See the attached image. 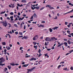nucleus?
Instances as JSON below:
<instances>
[{
  "label": "nucleus",
  "instance_id": "1",
  "mask_svg": "<svg viewBox=\"0 0 73 73\" xmlns=\"http://www.w3.org/2000/svg\"><path fill=\"white\" fill-rule=\"evenodd\" d=\"M3 24V26H4L5 27H7L8 26V23L6 21H5L4 22H2Z\"/></svg>",
  "mask_w": 73,
  "mask_h": 73
},
{
  "label": "nucleus",
  "instance_id": "2",
  "mask_svg": "<svg viewBox=\"0 0 73 73\" xmlns=\"http://www.w3.org/2000/svg\"><path fill=\"white\" fill-rule=\"evenodd\" d=\"M36 68V67H33L31 69H28L27 70L28 71L27 72V73H29L30 72H31V71H32L33 70H34Z\"/></svg>",
  "mask_w": 73,
  "mask_h": 73
},
{
  "label": "nucleus",
  "instance_id": "3",
  "mask_svg": "<svg viewBox=\"0 0 73 73\" xmlns=\"http://www.w3.org/2000/svg\"><path fill=\"white\" fill-rule=\"evenodd\" d=\"M0 63H3V62H5V60L3 57H1L0 58Z\"/></svg>",
  "mask_w": 73,
  "mask_h": 73
},
{
  "label": "nucleus",
  "instance_id": "4",
  "mask_svg": "<svg viewBox=\"0 0 73 73\" xmlns=\"http://www.w3.org/2000/svg\"><path fill=\"white\" fill-rule=\"evenodd\" d=\"M46 41H51L52 40L49 37H46V38L45 39Z\"/></svg>",
  "mask_w": 73,
  "mask_h": 73
},
{
  "label": "nucleus",
  "instance_id": "5",
  "mask_svg": "<svg viewBox=\"0 0 73 73\" xmlns=\"http://www.w3.org/2000/svg\"><path fill=\"white\" fill-rule=\"evenodd\" d=\"M38 35H36L33 38V40H36L37 38H38Z\"/></svg>",
  "mask_w": 73,
  "mask_h": 73
},
{
  "label": "nucleus",
  "instance_id": "6",
  "mask_svg": "<svg viewBox=\"0 0 73 73\" xmlns=\"http://www.w3.org/2000/svg\"><path fill=\"white\" fill-rule=\"evenodd\" d=\"M36 60V58H33L31 59H29V60L31 61H33V60Z\"/></svg>",
  "mask_w": 73,
  "mask_h": 73
},
{
  "label": "nucleus",
  "instance_id": "7",
  "mask_svg": "<svg viewBox=\"0 0 73 73\" xmlns=\"http://www.w3.org/2000/svg\"><path fill=\"white\" fill-rule=\"evenodd\" d=\"M63 70H65L66 71H69V69H67V67L63 68Z\"/></svg>",
  "mask_w": 73,
  "mask_h": 73
},
{
  "label": "nucleus",
  "instance_id": "8",
  "mask_svg": "<svg viewBox=\"0 0 73 73\" xmlns=\"http://www.w3.org/2000/svg\"><path fill=\"white\" fill-rule=\"evenodd\" d=\"M72 52H73V50H71V51H70V53H67L66 54V56H68V55L69 54H70V53H72Z\"/></svg>",
  "mask_w": 73,
  "mask_h": 73
},
{
  "label": "nucleus",
  "instance_id": "9",
  "mask_svg": "<svg viewBox=\"0 0 73 73\" xmlns=\"http://www.w3.org/2000/svg\"><path fill=\"white\" fill-rule=\"evenodd\" d=\"M63 44H64V43H62L58 45L57 46V47H60V46H61V45H63Z\"/></svg>",
  "mask_w": 73,
  "mask_h": 73
},
{
  "label": "nucleus",
  "instance_id": "10",
  "mask_svg": "<svg viewBox=\"0 0 73 73\" xmlns=\"http://www.w3.org/2000/svg\"><path fill=\"white\" fill-rule=\"evenodd\" d=\"M21 2H22V3H25L27 2V1L25 0H22L21 1Z\"/></svg>",
  "mask_w": 73,
  "mask_h": 73
},
{
  "label": "nucleus",
  "instance_id": "11",
  "mask_svg": "<svg viewBox=\"0 0 73 73\" xmlns=\"http://www.w3.org/2000/svg\"><path fill=\"white\" fill-rule=\"evenodd\" d=\"M24 19V17H23L22 18H20L18 19V20L19 21H20V20H23Z\"/></svg>",
  "mask_w": 73,
  "mask_h": 73
},
{
  "label": "nucleus",
  "instance_id": "12",
  "mask_svg": "<svg viewBox=\"0 0 73 73\" xmlns=\"http://www.w3.org/2000/svg\"><path fill=\"white\" fill-rule=\"evenodd\" d=\"M46 8H47V7H48L49 8H50V7H51V5H46Z\"/></svg>",
  "mask_w": 73,
  "mask_h": 73
},
{
  "label": "nucleus",
  "instance_id": "13",
  "mask_svg": "<svg viewBox=\"0 0 73 73\" xmlns=\"http://www.w3.org/2000/svg\"><path fill=\"white\" fill-rule=\"evenodd\" d=\"M29 65V64H25L22 66L23 67H27V66H28Z\"/></svg>",
  "mask_w": 73,
  "mask_h": 73
},
{
  "label": "nucleus",
  "instance_id": "14",
  "mask_svg": "<svg viewBox=\"0 0 73 73\" xmlns=\"http://www.w3.org/2000/svg\"><path fill=\"white\" fill-rule=\"evenodd\" d=\"M11 65H12V66H15V64L14 63H11L10 64Z\"/></svg>",
  "mask_w": 73,
  "mask_h": 73
},
{
  "label": "nucleus",
  "instance_id": "15",
  "mask_svg": "<svg viewBox=\"0 0 73 73\" xmlns=\"http://www.w3.org/2000/svg\"><path fill=\"white\" fill-rule=\"evenodd\" d=\"M38 27H42V28H44V26L42 25H40L39 26H38Z\"/></svg>",
  "mask_w": 73,
  "mask_h": 73
},
{
  "label": "nucleus",
  "instance_id": "16",
  "mask_svg": "<svg viewBox=\"0 0 73 73\" xmlns=\"http://www.w3.org/2000/svg\"><path fill=\"white\" fill-rule=\"evenodd\" d=\"M6 48L7 49V50H10V49H11V47L9 46H6Z\"/></svg>",
  "mask_w": 73,
  "mask_h": 73
},
{
  "label": "nucleus",
  "instance_id": "17",
  "mask_svg": "<svg viewBox=\"0 0 73 73\" xmlns=\"http://www.w3.org/2000/svg\"><path fill=\"white\" fill-rule=\"evenodd\" d=\"M64 45H65L66 46H68V43L66 42H64Z\"/></svg>",
  "mask_w": 73,
  "mask_h": 73
},
{
  "label": "nucleus",
  "instance_id": "18",
  "mask_svg": "<svg viewBox=\"0 0 73 73\" xmlns=\"http://www.w3.org/2000/svg\"><path fill=\"white\" fill-rule=\"evenodd\" d=\"M17 6H18V7H23V4H21V5H20V4L18 3L17 4Z\"/></svg>",
  "mask_w": 73,
  "mask_h": 73
},
{
  "label": "nucleus",
  "instance_id": "19",
  "mask_svg": "<svg viewBox=\"0 0 73 73\" xmlns=\"http://www.w3.org/2000/svg\"><path fill=\"white\" fill-rule=\"evenodd\" d=\"M7 52V49H5L4 50V54L6 55L7 54V53H6V52Z\"/></svg>",
  "mask_w": 73,
  "mask_h": 73
},
{
  "label": "nucleus",
  "instance_id": "20",
  "mask_svg": "<svg viewBox=\"0 0 73 73\" xmlns=\"http://www.w3.org/2000/svg\"><path fill=\"white\" fill-rule=\"evenodd\" d=\"M7 68H8L9 70H10L11 69V66H7Z\"/></svg>",
  "mask_w": 73,
  "mask_h": 73
},
{
  "label": "nucleus",
  "instance_id": "21",
  "mask_svg": "<svg viewBox=\"0 0 73 73\" xmlns=\"http://www.w3.org/2000/svg\"><path fill=\"white\" fill-rule=\"evenodd\" d=\"M10 5H12V8H14V5H15V4H12V3H11Z\"/></svg>",
  "mask_w": 73,
  "mask_h": 73
},
{
  "label": "nucleus",
  "instance_id": "22",
  "mask_svg": "<svg viewBox=\"0 0 73 73\" xmlns=\"http://www.w3.org/2000/svg\"><path fill=\"white\" fill-rule=\"evenodd\" d=\"M52 29L50 28L49 29V31L50 32H53V30H52Z\"/></svg>",
  "mask_w": 73,
  "mask_h": 73
},
{
  "label": "nucleus",
  "instance_id": "23",
  "mask_svg": "<svg viewBox=\"0 0 73 73\" xmlns=\"http://www.w3.org/2000/svg\"><path fill=\"white\" fill-rule=\"evenodd\" d=\"M2 44L3 45H6V43L5 42H2Z\"/></svg>",
  "mask_w": 73,
  "mask_h": 73
},
{
  "label": "nucleus",
  "instance_id": "24",
  "mask_svg": "<svg viewBox=\"0 0 73 73\" xmlns=\"http://www.w3.org/2000/svg\"><path fill=\"white\" fill-rule=\"evenodd\" d=\"M44 8H45V7H42L40 9V11H42V10H43Z\"/></svg>",
  "mask_w": 73,
  "mask_h": 73
},
{
  "label": "nucleus",
  "instance_id": "25",
  "mask_svg": "<svg viewBox=\"0 0 73 73\" xmlns=\"http://www.w3.org/2000/svg\"><path fill=\"white\" fill-rule=\"evenodd\" d=\"M8 25H9V28H11L12 26V25H11V24L9 23H8Z\"/></svg>",
  "mask_w": 73,
  "mask_h": 73
},
{
  "label": "nucleus",
  "instance_id": "26",
  "mask_svg": "<svg viewBox=\"0 0 73 73\" xmlns=\"http://www.w3.org/2000/svg\"><path fill=\"white\" fill-rule=\"evenodd\" d=\"M33 44L34 45H36V44H37V42H33Z\"/></svg>",
  "mask_w": 73,
  "mask_h": 73
},
{
  "label": "nucleus",
  "instance_id": "27",
  "mask_svg": "<svg viewBox=\"0 0 73 73\" xmlns=\"http://www.w3.org/2000/svg\"><path fill=\"white\" fill-rule=\"evenodd\" d=\"M34 48H36L35 49V50L37 49V46H34Z\"/></svg>",
  "mask_w": 73,
  "mask_h": 73
},
{
  "label": "nucleus",
  "instance_id": "28",
  "mask_svg": "<svg viewBox=\"0 0 73 73\" xmlns=\"http://www.w3.org/2000/svg\"><path fill=\"white\" fill-rule=\"evenodd\" d=\"M5 11H4V12H1V13H0V14H3V13H5Z\"/></svg>",
  "mask_w": 73,
  "mask_h": 73
},
{
  "label": "nucleus",
  "instance_id": "29",
  "mask_svg": "<svg viewBox=\"0 0 73 73\" xmlns=\"http://www.w3.org/2000/svg\"><path fill=\"white\" fill-rule=\"evenodd\" d=\"M68 44H69V45H70V44H71V42H70V40H68Z\"/></svg>",
  "mask_w": 73,
  "mask_h": 73
},
{
  "label": "nucleus",
  "instance_id": "30",
  "mask_svg": "<svg viewBox=\"0 0 73 73\" xmlns=\"http://www.w3.org/2000/svg\"><path fill=\"white\" fill-rule=\"evenodd\" d=\"M69 5H71V6H73V4H72L71 3H69Z\"/></svg>",
  "mask_w": 73,
  "mask_h": 73
},
{
  "label": "nucleus",
  "instance_id": "31",
  "mask_svg": "<svg viewBox=\"0 0 73 73\" xmlns=\"http://www.w3.org/2000/svg\"><path fill=\"white\" fill-rule=\"evenodd\" d=\"M24 38L25 39H27L28 38L27 36H24Z\"/></svg>",
  "mask_w": 73,
  "mask_h": 73
},
{
  "label": "nucleus",
  "instance_id": "32",
  "mask_svg": "<svg viewBox=\"0 0 73 73\" xmlns=\"http://www.w3.org/2000/svg\"><path fill=\"white\" fill-rule=\"evenodd\" d=\"M14 26H15V27H17V28L18 27V26H17V25L16 24H14Z\"/></svg>",
  "mask_w": 73,
  "mask_h": 73
},
{
  "label": "nucleus",
  "instance_id": "33",
  "mask_svg": "<svg viewBox=\"0 0 73 73\" xmlns=\"http://www.w3.org/2000/svg\"><path fill=\"white\" fill-rule=\"evenodd\" d=\"M35 8H36V9H38L40 8V7L38 6L36 7H35Z\"/></svg>",
  "mask_w": 73,
  "mask_h": 73
},
{
  "label": "nucleus",
  "instance_id": "34",
  "mask_svg": "<svg viewBox=\"0 0 73 73\" xmlns=\"http://www.w3.org/2000/svg\"><path fill=\"white\" fill-rule=\"evenodd\" d=\"M20 28H23V23H21V25H20Z\"/></svg>",
  "mask_w": 73,
  "mask_h": 73
},
{
  "label": "nucleus",
  "instance_id": "35",
  "mask_svg": "<svg viewBox=\"0 0 73 73\" xmlns=\"http://www.w3.org/2000/svg\"><path fill=\"white\" fill-rule=\"evenodd\" d=\"M7 70H8V69L7 68H5V69H4V70L5 72H6V71H7Z\"/></svg>",
  "mask_w": 73,
  "mask_h": 73
},
{
  "label": "nucleus",
  "instance_id": "36",
  "mask_svg": "<svg viewBox=\"0 0 73 73\" xmlns=\"http://www.w3.org/2000/svg\"><path fill=\"white\" fill-rule=\"evenodd\" d=\"M19 35H23V33L19 32Z\"/></svg>",
  "mask_w": 73,
  "mask_h": 73
},
{
  "label": "nucleus",
  "instance_id": "37",
  "mask_svg": "<svg viewBox=\"0 0 73 73\" xmlns=\"http://www.w3.org/2000/svg\"><path fill=\"white\" fill-rule=\"evenodd\" d=\"M33 16L34 17H36V14L35 13H34L33 14Z\"/></svg>",
  "mask_w": 73,
  "mask_h": 73
},
{
  "label": "nucleus",
  "instance_id": "38",
  "mask_svg": "<svg viewBox=\"0 0 73 73\" xmlns=\"http://www.w3.org/2000/svg\"><path fill=\"white\" fill-rule=\"evenodd\" d=\"M10 14L11 15H13V13L11 12L10 13Z\"/></svg>",
  "mask_w": 73,
  "mask_h": 73
},
{
  "label": "nucleus",
  "instance_id": "39",
  "mask_svg": "<svg viewBox=\"0 0 73 73\" xmlns=\"http://www.w3.org/2000/svg\"><path fill=\"white\" fill-rule=\"evenodd\" d=\"M70 69L71 70H73V66H71L70 67Z\"/></svg>",
  "mask_w": 73,
  "mask_h": 73
},
{
  "label": "nucleus",
  "instance_id": "40",
  "mask_svg": "<svg viewBox=\"0 0 73 73\" xmlns=\"http://www.w3.org/2000/svg\"><path fill=\"white\" fill-rule=\"evenodd\" d=\"M61 65H59L58 67V69H60V67H61Z\"/></svg>",
  "mask_w": 73,
  "mask_h": 73
},
{
  "label": "nucleus",
  "instance_id": "41",
  "mask_svg": "<svg viewBox=\"0 0 73 73\" xmlns=\"http://www.w3.org/2000/svg\"><path fill=\"white\" fill-rule=\"evenodd\" d=\"M8 33H10V34H12V33L11 31H10V32L8 31Z\"/></svg>",
  "mask_w": 73,
  "mask_h": 73
},
{
  "label": "nucleus",
  "instance_id": "42",
  "mask_svg": "<svg viewBox=\"0 0 73 73\" xmlns=\"http://www.w3.org/2000/svg\"><path fill=\"white\" fill-rule=\"evenodd\" d=\"M73 12V9H72V10L69 12L68 13H70V12Z\"/></svg>",
  "mask_w": 73,
  "mask_h": 73
},
{
  "label": "nucleus",
  "instance_id": "43",
  "mask_svg": "<svg viewBox=\"0 0 73 73\" xmlns=\"http://www.w3.org/2000/svg\"><path fill=\"white\" fill-rule=\"evenodd\" d=\"M33 19V16L32 15L31 18L30 19Z\"/></svg>",
  "mask_w": 73,
  "mask_h": 73
},
{
  "label": "nucleus",
  "instance_id": "44",
  "mask_svg": "<svg viewBox=\"0 0 73 73\" xmlns=\"http://www.w3.org/2000/svg\"><path fill=\"white\" fill-rule=\"evenodd\" d=\"M17 20H18V18L17 17H16L15 20H14V21H17Z\"/></svg>",
  "mask_w": 73,
  "mask_h": 73
},
{
  "label": "nucleus",
  "instance_id": "45",
  "mask_svg": "<svg viewBox=\"0 0 73 73\" xmlns=\"http://www.w3.org/2000/svg\"><path fill=\"white\" fill-rule=\"evenodd\" d=\"M31 57V56L28 55L27 56H25V57H26V58H27V57Z\"/></svg>",
  "mask_w": 73,
  "mask_h": 73
},
{
  "label": "nucleus",
  "instance_id": "46",
  "mask_svg": "<svg viewBox=\"0 0 73 73\" xmlns=\"http://www.w3.org/2000/svg\"><path fill=\"white\" fill-rule=\"evenodd\" d=\"M24 29H26V26H25V25H24Z\"/></svg>",
  "mask_w": 73,
  "mask_h": 73
},
{
  "label": "nucleus",
  "instance_id": "47",
  "mask_svg": "<svg viewBox=\"0 0 73 73\" xmlns=\"http://www.w3.org/2000/svg\"><path fill=\"white\" fill-rule=\"evenodd\" d=\"M64 24L65 25H67L68 24V22H65Z\"/></svg>",
  "mask_w": 73,
  "mask_h": 73
},
{
  "label": "nucleus",
  "instance_id": "48",
  "mask_svg": "<svg viewBox=\"0 0 73 73\" xmlns=\"http://www.w3.org/2000/svg\"><path fill=\"white\" fill-rule=\"evenodd\" d=\"M7 16H8L7 14L6 13L5 14V17H7Z\"/></svg>",
  "mask_w": 73,
  "mask_h": 73
},
{
  "label": "nucleus",
  "instance_id": "49",
  "mask_svg": "<svg viewBox=\"0 0 73 73\" xmlns=\"http://www.w3.org/2000/svg\"><path fill=\"white\" fill-rule=\"evenodd\" d=\"M18 37L19 38H20V37H23V36H18Z\"/></svg>",
  "mask_w": 73,
  "mask_h": 73
},
{
  "label": "nucleus",
  "instance_id": "50",
  "mask_svg": "<svg viewBox=\"0 0 73 73\" xmlns=\"http://www.w3.org/2000/svg\"><path fill=\"white\" fill-rule=\"evenodd\" d=\"M54 39L55 40V41H56V40H57V38H56L55 37H54Z\"/></svg>",
  "mask_w": 73,
  "mask_h": 73
},
{
  "label": "nucleus",
  "instance_id": "51",
  "mask_svg": "<svg viewBox=\"0 0 73 73\" xmlns=\"http://www.w3.org/2000/svg\"><path fill=\"white\" fill-rule=\"evenodd\" d=\"M31 8L33 9V10H34V9H35V8H33L32 6L31 7Z\"/></svg>",
  "mask_w": 73,
  "mask_h": 73
},
{
  "label": "nucleus",
  "instance_id": "52",
  "mask_svg": "<svg viewBox=\"0 0 73 73\" xmlns=\"http://www.w3.org/2000/svg\"><path fill=\"white\" fill-rule=\"evenodd\" d=\"M50 9H54V8L53 7H50Z\"/></svg>",
  "mask_w": 73,
  "mask_h": 73
},
{
  "label": "nucleus",
  "instance_id": "53",
  "mask_svg": "<svg viewBox=\"0 0 73 73\" xmlns=\"http://www.w3.org/2000/svg\"><path fill=\"white\" fill-rule=\"evenodd\" d=\"M55 29H57L58 28V27H55Z\"/></svg>",
  "mask_w": 73,
  "mask_h": 73
},
{
  "label": "nucleus",
  "instance_id": "54",
  "mask_svg": "<svg viewBox=\"0 0 73 73\" xmlns=\"http://www.w3.org/2000/svg\"><path fill=\"white\" fill-rule=\"evenodd\" d=\"M15 34H16V35H18V32H15Z\"/></svg>",
  "mask_w": 73,
  "mask_h": 73
},
{
  "label": "nucleus",
  "instance_id": "55",
  "mask_svg": "<svg viewBox=\"0 0 73 73\" xmlns=\"http://www.w3.org/2000/svg\"><path fill=\"white\" fill-rule=\"evenodd\" d=\"M20 15H21V14H20V13L19 12L18 13V16H20Z\"/></svg>",
  "mask_w": 73,
  "mask_h": 73
},
{
  "label": "nucleus",
  "instance_id": "56",
  "mask_svg": "<svg viewBox=\"0 0 73 73\" xmlns=\"http://www.w3.org/2000/svg\"><path fill=\"white\" fill-rule=\"evenodd\" d=\"M51 49H54V46H52V48H51Z\"/></svg>",
  "mask_w": 73,
  "mask_h": 73
},
{
  "label": "nucleus",
  "instance_id": "57",
  "mask_svg": "<svg viewBox=\"0 0 73 73\" xmlns=\"http://www.w3.org/2000/svg\"><path fill=\"white\" fill-rule=\"evenodd\" d=\"M51 38L52 39V40L53 41L54 40V37Z\"/></svg>",
  "mask_w": 73,
  "mask_h": 73
},
{
  "label": "nucleus",
  "instance_id": "58",
  "mask_svg": "<svg viewBox=\"0 0 73 73\" xmlns=\"http://www.w3.org/2000/svg\"><path fill=\"white\" fill-rule=\"evenodd\" d=\"M9 46H10V47H12V45L11 44H9Z\"/></svg>",
  "mask_w": 73,
  "mask_h": 73
},
{
  "label": "nucleus",
  "instance_id": "59",
  "mask_svg": "<svg viewBox=\"0 0 73 73\" xmlns=\"http://www.w3.org/2000/svg\"><path fill=\"white\" fill-rule=\"evenodd\" d=\"M51 50V48H50V49H47V50H48V51H49V50Z\"/></svg>",
  "mask_w": 73,
  "mask_h": 73
},
{
  "label": "nucleus",
  "instance_id": "60",
  "mask_svg": "<svg viewBox=\"0 0 73 73\" xmlns=\"http://www.w3.org/2000/svg\"><path fill=\"white\" fill-rule=\"evenodd\" d=\"M21 49H23V47H21L20 48V50H21Z\"/></svg>",
  "mask_w": 73,
  "mask_h": 73
},
{
  "label": "nucleus",
  "instance_id": "61",
  "mask_svg": "<svg viewBox=\"0 0 73 73\" xmlns=\"http://www.w3.org/2000/svg\"><path fill=\"white\" fill-rule=\"evenodd\" d=\"M54 19H57V16H56L55 17V18H54Z\"/></svg>",
  "mask_w": 73,
  "mask_h": 73
},
{
  "label": "nucleus",
  "instance_id": "62",
  "mask_svg": "<svg viewBox=\"0 0 73 73\" xmlns=\"http://www.w3.org/2000/svg\"><path fill=\"white\" fill-rule=\"evenodd\" d=\"M7 20H10V18L9 17H7Z\"/></svg>",
  "mask_w": 73,
  "mask_h": 73
},
{
  "label": "nucleus",
  "instance_id": "63",
  "mask_svg": "<svg viewBox=\"0 0 73 73\" xmlns=\"http://www.w3.org/2000/svg\"><path fill=\"white\" fill-rule=\"evenodd\" d=\"M10 18L11 19H13V16H11V17H10Z\"/></svg>",
  "mask_w": 73,
  "mask_h": 73
},
{
  "label": "nucleus",
  "instance_id": "64",
  "mask_svg": "<svg viewBox=\"0 0 73 73\" xmlns=\"http://www.w3.org/2000/svg\"><path fill=\"white\" fill-rule=\"evenodd\" d=\"M45 45L46 46L47 45V43H46V42H45Z\"/></svg>",
  "mask_w": 73,
  "mask_h": 73
}]
</instances>
